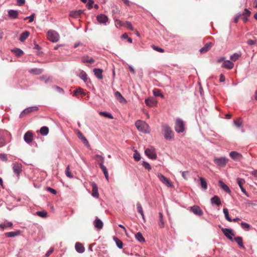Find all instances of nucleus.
I'll list each match as a JSON object with an SVG mask.
<instances>
[{
	"label": "nucleus",
	"instance_id": "17",
	"mask_svg": "<svg viewBox=\"0 0 257 257\" xmlns=\"http://www.w3.org/2000/svg\"><path fill=\"white\" fill-rule=\"evenodd\" d=\"M234 67V63L230 60H226L222 62L221 67L231 69Z\"/></svg>",
	"mask_w": 257,
	"mask_h": 257
},
{
	"label": "nucleus",
	"instance_id": "9",
	"mask_svg": "<svg viewBox=\"0 0 257 257\" xmlns=\"http://www.w3.org/2000/svg\"><path fill=\"white\" fill-rule=\"evenodd\" d=\"M22 165L21 163L16 162L13 164V170L17 176H19L22 171Z\"/></svg>",
	"mask_w": 257,
	"mask_h": 257
},
{
	"label": "nucleus",
	"instance_id": "55",
	"mask_svg": "<svg viewBox=\"0 0 257 257\" xmlns=\"http://www.w3.org/2000/svg\"><path fill=\"white\" fill-rule=\"evenodd\" d=\"M78 93L84 94L83 92V89L80 87L73 91L74 95H77Z\"/></svg>",
	"mask_w": 257,
	"mask_h": 257
},
{
	"label": "nucleus",
	"instance_id": "49",
	"mask_svg": "<svg viewBox=\"0 0 257 257\" xmlns=\"http://www.w3.org/2000/svg\"><path fill=\"white\" fill-rule=\"evenodd\" d=\"M240 225L245 230L247 231L250 229V225L248 223L242 222L240 223Z\"/></svg>",
	"mask_w": 257,
	"mask_h": 257
},
{
	"label": "nucleus",
	"instance_id": "33",
	"mask_svg": "<svg viewBox=\"0 0 257 257\" xmlns=\"http://www.w3.org/2000/svg\"><path fill=\"white\" fill-rule=\"evenodd\" d=\"M99 166H100V168L101 169L102 171H103V173L104 175L105 178L108 181L109 177H108V173L107 172L106 168L104 166L103 164H102V163H99Z\"/></svg>",
	"mask_w": 257,
	"mask_h": 257
},
{
	"label": "nucleus",
	"instance_id": "15",
	"mask_svg": "<svg viewBox=\"0 0 257 257\" xmlns=\"http://www.w3.org/2000/svg\"><path fill=\"white\" fill-rule=\"evenodd\" d=\"M230 157L235 161H240L242 158L241 154L235 151H232L229 153Z\"/></svg>",
	"mask_w": 257,
	"mask_h": 257
},
{
	"label": "nucleus",
	"instance_id": "11",
	"mask_svg": "<svg viewBox=\"0 0 257 257\" xmlns=\"http://www.w3.org/2000/svg\"><path fill=\"white\" fill-rule=\"evenodd\" d=\"M38 110V107L37 106H32L25 109L20 114V117H22L25 114H29L33 111H35Z\"/></svg>",
	"mask_w": 257,
	"mask_h": 257
},
{
	"label": "nucleus",
	"instance_id": "52",
	"mask_svg": "<svg viewBox=\"0 0 257 257\" xmlns=\"http://www.w3.org/2000/svg\"><path fill=\"white\" fill-rule=\"evenodd\" d=\"M142 165L145 169H146L148 171H150L152 169L151 165L147 162L143 161Z\"/></svg>",
	"mask_w": 257,
	"mask_h": 257
},
{
	"label": "nucleus",
	"instance_id": "8",
	"mask_svg": "<svg viewBox=\"0 0 257 257\" xmlns=\"http://www.w3.org/2000/svg\"><path fill=\"white\" fill-rule=\"evenodd\" d=\"M145 153L146 156L151 159L155 160L157 158V154L153 148L146 149Z\"/></svg>",
	"mask_w": 257,
	"mask_h": 257
},
{
	"label": "nucleus",
	"instance_id": "40",
	"mask_svg": "<svg viewBox=\"0 0 257 257\" xmlns=\"http://www.w3.org/2000/svg\"><path fill=\"white\" fill-rule=\"evenodd\" d=\"M40 132L42 136H46L49 133V128L47 126H43L41 128Z\"/></svg>",
	"mask_w": 257,
	"mask_h": 257
},
{
	"label": "nucleus",
	"instance_id": "48",
	"mask_svg": "<svg viewBox=\"0 0 257 257\" xmlns=\"http://www.w3.org/2000/svg\"><path fill=\"white\" fill-rule=\"evenodd\" d=\"M13 225V223L12 222H8L5 223H1L0 224V228L2 229H5L8 227H12Z\"/></svg>",
	"mask_w": 257,
	"mask_h": 257
},
{
	"label": "nucleus",
	"instance_id": "46",
	"mask_svg": "<svg viewBox=\"0 0 257 257\" xmlns=\"http://www.w3.org/2000/svg\"><path fill=\"white\" fill-rule=\"evenodd\" d=\"M12 51L14 52L15 55L18 57L21 56L23 54V51L19 48H15Z\"/></svg>",
	"mask_w": 257,
	"mask_h": 257
},
{
	"label": "nucleus",
	"instance_id": "41",
	"mask_svg": "<svg viewBox=\"0 0 257 257\" xmlns=\"http://www.w3.org/2000/svg\"><path fill=\"white\" fill-rule=\"evenodd\" d=\"M19 233H20L19 231H11V232H9L6 233V235L8 237H13L16 236H17L19 234Z\"/></svg>",
	"mask_w": 257,
	"mask_h": 257
},
{
	"label": "nucleus",
	"instance_id": "13",
	"mask_svg": "<svg viewBox=\"0 0 257 257\" xmlns=\"http://www.w3.org/2000/svg\"><path fill=\"white\" fill-rule=\"evenodd\" d=\"M77 76L81 80H82L85 83H88V82H90V80L88 78L87 74L84 71L82 70H80V72L79 74H77Z\"/></svg>",
	"mask_w": 257,
	"mask_h": 257
},
{
	"label": "nucleus",
	"instance_id": "23",
	"mask_svg": "<svg viewBox=\"0 0 257 257\" xmlns=\"http://www.w3.org/2000/svg\"><path fill=\"white\" fill-rule=\"evenodd\" d=\"M145 103L147 105L150 107H153L156 105L157 101L155 98L150 97L145 99Z\"/></svg>",
	"mask_w": 257,
	"mask_h": 257
},
{
	"label": "nucleus",
	"instance_id": "4",
	"mask_svg": "<svg viewBox=\"0 0 257 257\" xmlns=\"http://www.w3.org/2000/svg\"><path fill=\"white\" fill-rule=\"evenodd\" d=\"M47 38L52 42H57L59 39V35L55 31L50 30L47 33Z\"/></svg>",
	"mask_w": 257,
	"mask_h": 257
},
{
	"label": "nucleus",
	"instance_id": "34",
	"mask_svg": "<svg viewBox=\"0 0 257 257\" xmlns=\"http://www.w3.org/2000/svg\"><path fill=\"white\" fill-rule=\"evenodd\" d=\"M29 35H30V33L28 31H25V32L22 33L20 36V38H19L20 41L21 42H24L26 39L28 38Z\"/></svg>",
	"mask_w": 257,
	"mask_h": 257
},
{
	"label": "nucleus",
	"instance_id": "35",
	"mask_svg": "<svg viewBox=\"0 0 257 257\" xmlns=\"http://www.w3.org/2000/svg\"><path fill=\"white\" fill-rule=\"evenodd\" d=\"M241 56V53L240 52L235 53L230 56V59L232 61H235L238 60Z\"/></svg>",
	"mask_w": 257,
	"mask_h": 257
},
{
	"label": "nucleus",
	"instance_id": "3",
	"mask_svg": "<svg viewBox=\"0 0 257 257\" xmlns=\"http://www.w3.org/2000/svg\"><path fill=\"white\" fill-rule=\"evenodd\" d=\"M185 124L183 120L180 118H177L176 120L175 126V131L178 133H182L184 131Z\"/></svg>",
	"mask_w": 257,
	"mask_h": 257
},
{
	"label": "nucleus",
	"instance_id": "6",
	"mask_svg": "<svg viewBox=\"0 0 257 257\" xmlns=\"http://www.w3.org/2000/svg\"><path fill=\"white\" fill-rule=\"evenodd\" d=\"M157 176L159 179L160 181L165 185L167 186L168 187H172L173 185L172 182L167 178L165 177L161 173H158L157 174Z\"/></svg>",
	"mask_w": 257,
	"mask_h": 257
},
{
	"label": "nucleus",
	"instance_id": "37",
	"mask_svg": "<svg viewBox=\"0 0 257 257\" xmlns=\"http://www.w3.org/2000/svg\"><path fill=\"white\" fill-rule=\"evenodd\" d=\"M200 186L203 190H206L207 188V183L206 180L203 177H200Z\"/></svg>",
	"mask_w": 257,
	"mask_h": 257
},
{
	"label": "nucleus",
	"instance_id": "62",
	"mask_svg": "<svg viewBox=\"0 0 257 257\" xmlns=\"http://www.w3.org/2000/svg\"><path fill=\"white\" fill-rule=\"evenodd\" d=\"M34 16H35V14H32L31 16H29V17H26L24 19L25 20H27V19H29V21L30 23H31L32 22H33L34 21Z\"/></svg>",
	"mask_w": 257,
	"mask_h": 257
},
{
	"label": "nucleus",
	"instance_id": "26",
	"mask_svg": "<svg viewBox=\"0 0 257 257\" xmlns=\"http://www.w3.org/2000/svg\"><path fill=\"white\" fill-rule=\"evenodd\" d=\"M18 12L17 10H10L8 11V16L11 19H15L18 17Z\"/></svg>",
	"mask_w": 257,
	"mask_h": 257
},
{
	"label": "nucleus",
	"instance_id": "47",
	"mask_svg": "<svg viewBox=\"0 0 257 257\" xmlns=\"http://www.w3.org/2000/svg\"><path fill=\"white\" fill-rule=\"evenodd\" d=\"M153 94L155 96H160L161 97H163V94L161 92V91L158 89H155L153 90Z\"/></svg>",
	"mask_w": 257,
	"mask_h": 257
},
{
	"label": "nucleus",
	"instance_id": "38",
	"mask_svg": "<svg viewBox=\"0 0 257 257\" xmlns=\"http://www.w3.org/2000/svg\"><path fill=\"white\" fill-rule=\"evenodd\" d=\"M159 226L160 228H162L164 227V222L163 220V215L161 212L159 213Z\"/></svg>",
	"mask_w": 257,
	"mask_h": 257
},
{
	"label": "nucleus",
	"instance_id": "64",
	"mask_svg": "<svg viewBox=\"0 0 257 257\" xmlns=\"http://www.w3.org/2000/svg\"><path fill=\"white\" fill-rule=\"evenodd\" d=\"M25 0H17V4L19 6H22L25 4Z\"/></svg>",
	"mask_w": 257,
	"mask_h": 257
},
{
	"label": "nucleus",
	"instance_id": "30",
	"mask_svg": "<svg viewBox=\"0 0 257 257\" xmlns=\"http://www.w3.org/2000/svg\"><path fill=\"white\" fill-rule=\"evenodd\" d=\"M234 240L238 245L239 247L244 248V246L243 244L242 238L240 236H237L233 238Z\"/></svg>",
	"mask_w": 257,
	"mask_h": 257
},
{
	"label": "nucleus",
	"instance_id": "22",
	"mask_svg": "<svg viewBox=\"0 0 257 257\" xmlns=\"http://www.w3.org/2000/svg\"><path fill=\"white\" fill-rule=\"evenodd\" d=\"M114 96L117 100L121 103H125L126 102L125 99L122 96L121 93L118 91L114 92Z\"/></svg>",
	"mask_w": 257,
	"mask_h": 257
},
{
	"label": "nucleus",
	"instance_id": "54",
	"mask_svg": "<svg viewBox=\"0 0 257 257\" xmlns=\"http://www.w3.org/2000/svg\"><path fill=\"white\" fill-rule=\"evenodd\" d=\"M234 123L238 128L240 127L242 125V122L240 119L234 120Z\"/></svg>",
	"mask_w": 257,
	"mask_h": 257
},
{
	"label": "nucleus",
	"instance_id": "43",
	"mask_svg": "<svg viewBox=\"0 0 257 257\" xmlns=\"http://www.w3.org/2000/svg\"><path fill=\"white\" fill-rule=\"evenodd\" d=\"M223 212L224 213L225 219L227 221H228L229 222H231L232 221V219L231 218H230V217L229 216V213H228V209L227 208H223Z\"/></svg>",
	"mask_w": 257,
	"mask_h": 257
},
{
	"label": "nucleus",
	"instance_id": "59",
	"mask_svg": "<svg viewBox=\"0 0 257 257\" xmlns=\"http://www.w3.org/2000/svg\"><path fill=\"white\" fill-rule=\"evenodd\" d=\"M125 26H126V27L131 30V31H133L134 30V27H133L132 24L129 22H126V23H125Z\"/></svg>",
	"mask_w": 257,
	"mask_h": 257
},
{
	"label": "nucleus",
	"instance_id": "18",
	"mask_svg": "<svg viewBox=\"0 0 257 257\" xmlns=\"http://www.w3.org/2000/svg\"><path fill=\"white\" fill-rule=\"evenodd\" d=\"M190 210L195 215L201 216L203 214V211L198 206H193L190 208Z\"/></svg>",
	"mask_w": 257,
	"mask_h": 257
},
{
	"label": "nucleus",
	"instance_id": "1",
	"mask_svg": "<svg viewBox=\"0 0 257 257\" xmlns=\"http://www.w3.org/2000/svg\"><path fill=\"white\" fill-rule=\"evenodd\" d=\"M135 125L138 130L141 133L144 134H149L150 133V127L144 121L138 120L135 122Z\"/></svg>",
	"mask_w": 257,
	"mask_h": 257
},
{
	"label": "nucleus",
	"instance_id": "21",
	"mask_svg": "<svg viewBox=\"0 0 257 257\" xmlns=\"http://www.w3.org/2000/svg\"><path fill=\"white\" fill-rule=\"evenodd\" d=\"M211 204L212 205H216L218 206L221 205V202L219 197L217 196H214L210 199Z\"/></svg>",
	"mask_w": 257,
	"mask_h": 257
},
{
	"label": "nucleus",
	"instance_id": "10",
	"mask_svg": "<svg viewBox=\"0 0 257 257\" xmlns=\"http://www.w3.org/2000/svg\"><path fill=\"white\" fill-rule=\"evenodd\" d=\"M96 19L99 23L103 25H106L108 22V17L104 14H99L96 17Z\"/></svg>",
	"mask_w": 257,
	"mask_h": 257
},
{
	"label": "nucleus",
	"instance_id": "2",
	"mask_svg": "<svg viewBox=\"0 0 257 257\" xmlns=\"http://www.w3.org/2000/svg\"><path fill=\"white\" fill-rule=\"evenodd\" d=\"M162 128L165 139L168 141L172 140L174 138V135L171 127L168 124H164L162 126Z\"/></svg>",
	"mask_w": 257,
	"mask_h": 257
},
{
	"label": "nucleus",
	"instance_id": "5",
	"mask_svg": "<svg viewBox=\"0 0 257 257\" xmlns=\"http://www.w3.org/2000/svg\"><path fill=\"white\" fill-rule=\"evenodd\" d=\"M213 161L216 165L220 167L223 168L226 166V163L228 161V159L225 157H222L219 158H215Z\"/></svg>",
	"mask_w": 257,
	"mask_h": 257
},
{
	"label": "nucleus",
	"instance_id": "12",
	"mask_svg": "<svg viewBox=\"0 0 257 257\" xmlns=\"http://www.w3.org/2000/svg\"><path fill=\"white\" fill-rule=\"evenodd\" d=\"M237 183L242 193L246 196L249 197V195L246 191L245 189L243 187V185L245 183V180L242 178H237Z\"/></svg>",
	"mask_w": 257,
	"mask_h": 257
},
{
	"label": "nucleus",
	"instance_id": "44",
	"mask_svg": "<svg viewBox=\"0 0 257 257\" xmlns=\"http://www.w3.org/2000/svg\"><path fill=\"white\" fill-rule=\"evenodd\" d=\"M114 240L115 241V243H116V245L117 246V247L120 248V249H121L122 248V247H123V243H122V242L120 240L118 239L116 237H114Z\"/></svg>",
	"mask_w": 257,
	"mask_h": 257
},
{
	"label": "nucleus",
	"instance_id": "16",
	"mask_svg": "<svg viewBox=\"0 0 257 257\" xmlns=\"http://www.w3.org/2000/svg\"><path fill=\"white\" fill-rule=\"evenodd\" d=\"M77 137H78V138L83 142L84 144L87 148H88L89 147V143H88L87 140L86 139V138L82 134V133L80 131L77 130Z\"/></svg>",
	"mask_w": 257,
	"mask_h": 257
},
{
	"label": "nucleus",
	"instance_id": "19",
	"mask_svg": "<svg viewBox=\"0 0 257 257\" xmlns=\"http://www.w3.org/2000/svg\"><path fill=\"white\" fill-rule=\"evenodd\" d=\"M91 186H92V193L91 194L92 196L93 197L98 198L99 197V193L98 192V187H97L96 184L94 182H93L91 183Z\"/></svg>",
	"mask_w": 257,
	"mask_h": 257
},
{
	"label": "nucleus",
	"instance_id": "29",
	"mask_svg": "<svg viewBox=\"0 0 257 257\" xmlns=\"http://www.w3.org/2000/svg\"><path fill=\"white\" fill-rule=\"evenodd\" d=\"M218 183L220 185V186L221 187V188L226 193H230V190L229 188L222 181L219 180L218 182Z\"/></svg>",
	"mask_w": 257,
	"mask_h": 257
},
{
	"label": "nucleus",
	"instance_id": "31",
	"mask_svg": "<svg viewBox=\"0 0 257 257\" xmlns=\"http://www.w3.org/2000/svg\"><path fill=\"white\" fill-rule=\"evenodd\" d=\"M137 208L138 212L141 214L143 220H144V221H145V215H144L143 209L142 205L140 202H138L137 203Z\"/></svg>",
	"mask_w": 257,
	"mask_h": 257
},
{
	"label": "nucleus",
	"instance_id": "53",
	"mask_svg": "<svg viewBox=\"0 0 257 257\" xmlns=\"http://www.w3.org/2000/svg\"><path fill=\"white\" fill-rule=\"evenodd\" d=\"M65 174L66 175L70 178H73V176L71 175V172H70V168H69V166H67V167L66 168V170H65Z\"/></svg>",
	"mask_w": 257,
	"mask_h": 257
},
{
	"label": "nucleus",
	"instance_id": "39",
	"mask_svg": "<svg viewBox=\"0 0 257 257\" xmlns=\"http://www.w3.org/2000/svg\"><path fill=\"white\" fill-rule=\"evenodd\" d=\"M136 239L140 242H144L145 238L140 232H138L135 235Z\"/></svg>",
	"mask_w": 257,
	"mask_h": 257
},
{
	"label": "nucleus",
	"instance_id": "32",
	"mask_svg": "<svg viewBox=\"0 0 257 257\" xmlns=\"http://www.w3.org/2000/svg\"><path fill=\"white\" fill-rule=\"evenodd\" d=\"M81 61L83 63H93L94 62V60L92 58L89 57L87 55L84 56L81 59Z\"/></svg>",
	"mask_w": 257,
	"mask_h": 257
},
{
	"label": "nucleus",
	"instance_id": "56",
	"mask_svg": "<svg viewBox=\"0 0 257 257\" xmlns=\"http://www.w3.org/2000/svg\"><path fill=\"white\" fill-rule=\"evenodd\" d=\"M94 4V2L92 0H88L87 4L86 5V7L88 9L90 10L93 7V4Z\"/></svg>",
	"mask_w": 257,
	"mask_h": 257
},
{
	"label": "nucleus",
	"instance_id": "36",
	"mask_svg": "<svg viewBox=\"0 0 257 257\" xmlns=\"http://www.w3.org/2000/svg\"><path fill=\"white\" fill-rule=\"evenodd\" d=\"M93 158L97 161L99 164V163H102V164H103L104 158L102 156L99 155H96L93 157Z\"/></svg>",
	"mask_w": 257,
	"mask_h": 257
},
{
	"label": "nucleus",
	"instance_id": "60",
	"mask_svg": "<svg viewBox=\"0 0 257 257\" xmlns=\"http://www.w3.org/2000/svg\"><path fill=\"white\" fill-rule=\"evenodd\" d=\"M0 159L3 161H7L8 160L7 155L5 154H1Z\"/></svg>",
	"mask_w": 257,
	"mask_h": 257
},
{
	"label": "nucleus",
	"instance_id": "28",
	"mask_svg": "<svg viewBox=\"0 0 257 257\" xmlns=\"http://www.w3.org/2000/svg\"><path fill=\"white\" fill-rule=\"evenodd\" d=\"M75 248L76 250L78 253H82L84 252V251H85V248H84V246H83V245L81 243H80L79 242H76L75 243Z\"/></svg>",
	"mask_w": 257,
	"mask_h": 257
},
{
	"label": "nucleus",
	"instance_id": "45",
	"mask_svg": "<svg viewBox=\"0 0 257 257\" xmlns=\"http://www.w3.org/2000/svg\"><path fill=\"white\" fill-rule=\"evenodd\" d=\"M36 214L42 218H45L47 215V212L44 210L37 211Z\"/></svg>",
	"mask_w": 257,
	"mask_h": 257
},
{
	"label": "nucleus",
	"instance_id": "24",
	"mask_svg": "<svg viewBox=\"0 0 257 257\" xmlns=\"http://www.w3.org/2000/svg\"><path fill=\"white\" fill-rule=\"evenodd\" d=\"M94 225L95 228H97L98 229H100L102 228L103 223L100 219L96 217L94 221Z\"/></svg>",
	"mask_w": 257,
	"mask_h": 257
},
{
	"label": "nucleus",
	"instance_id": "58",
	"mask_svg": "<svg viewBox=\"0 0 257 257\" xmlns=\"http://www.w3.org/2000/svg\"><path fill=\"white\" fill-rule=\"evenodd\" d=\"M245 12L242 14V16L244 17L247 18L250 15V12L249 10H248L247 9H245L244 10Z\"/></svg>",
	"mask_w": 257,
	"mask_h": 257
},
{
	"label": "nucleus",
	"instance_id": "25",
	"mask_svg": "<svg viewBox=\"0 0 257 257\" xmlns=\"http://www.w3.org/2000/svg\"><path fill=\"white\" fill-rule=\"evenodd\" d=\"M212 46V44L211 42L207 43L204 47L200 49L199 51L201 53H205L209 51Z\"/></svg>",
	"mask_w": 257,
	"mask_h": 257
},
{
	"label": "nucleus",
	"instance_id": "7",
	"mask_svg": "<svg viewBox=\"0 0 257 257\" xmlns=\"http://www.w3.org/2000/svg\"><path fill=\"white\" fill-rule=\"evenodd\" d=\"M221 230L224 235L229 240L233 241V236H234V233H233L232 230L230 228H222Z\"/></svg>",
	"mask_w": 257,
	"mask_h": 257
},
{
	"label": "nucleus",
	"instance_id": "57",
	"mask_svg": "<svg viewBox=\"0 0 257 257\" xmlns=\"http://www.w3.org/2000/svg\"><path fill=\"white\" fill-rule=\"evenodd\" d=\"M152 47L154 50H155L159 52L163 53L165 51L163 49L158 47H157V46H155L154 45H152Z\"/></svg>",
	"mask_w": 257,
	"mask_h": 257
},
{
	"label": "nucleus",
	"instance_id": "42",
	"mask_svg": "<svg viewBox=\"0 0 257 257\" xmlns=\"http://www.w3.org/2000/svg\"><path fill=\"white\" fill-rule=\"evenodd\" d=\"M99 114L100 115L108 117L110 119H112L113 118L112 115L111 113H110L109 112H107V111H100V112H99Z\"/></svg>",
	"mask_w": 257,
	"mask_h": 257
},
{
	"label": "nucleus",
	"instance_id": "50",
	"mask_svg": "<svg viewBox=\"0 0 257 257\" xmlns=\"http://www.w3.org/2000/svg\"><path fill=\"white\" fill-rule=\"evenodd\" d=\"M133 157L137 161H140L141 158L140 153L137 150L135 151Z\"/></svg>",
	"mask_w": 257,
	"mask_h": 257
},
{
	"label": "nucleus",
	"instance_id": "27",
	"mask_svg": "<svg viewBox=\"0 0 257 257\" xmlns=\"http://www.w3.org/2000/svg\"><path fill=\"white\" fill-rule=\"evenodd\" d=\"M93 72L95 76L99 79H102L103 78L102 76V70L99 68H94L93 69Z\"/></svg>",
	"mask_w": 257,
	"mask_h": 257
},
{
	"label": "nucleus",
	"instance_id": "61",
	"mask_svg": "<svg viewBox=\"0 0 257 257\" xmlns=\"http://www.w3.org/2000/svg\"><path fill=\"white\" fill-rule=\"evenodd\" d=\"M46 190L51 192V193H52L53 194H54V195L56 194V193H57V191L55 189H54L52 188H51L50 187H47L46 188Z\"/></svg>",
	"mask_w": 257,
	"mask_h": 257
},
{
	"label": "nucleus",
	"instance_id": "63",
	"mask_svg": "<svg viewBox=\"0 0 257 257\" xmlns=\"http://www.w3.org/2000/svg\"><path fill=\"white\" fill-rule=\"evenodd\" d=\"M54 87L56 89V90H57L59 93H62V94H64V90H63L62 88L60 87L59 86H55Z\"/></svg>",
	"mask_w": 257,
	"mask_h": 257
},
{
	"label": "nucleus",
	"instance_id": "20",
	"mask_svg": "<svg viewBox=\"0 0 257 257\" xmlns=\"http://www.w3.org/2000/svg\"><path fill=\"white\" fill-rule=\"evenodd\" d=\"M83 11L81 10H77V11H72L70 12L69 16L77 19L80 17L81 14L83 13Z\"/></svg>",
	"mask_w": 257,
	"mask_h": 257
},
{
	"label": "nucleus",
	"instance_id": "51",
	"mask_svg": "<svg viewBox=\"0 0 257 257\" xmlns=\"http://www.w3.org/2000/svg\"><path fill=\"white\" fill-rule=\"evenodd\" d=\"M42 69L38 68L32 69L30 71V72L34 73L36 75H38L42 73Z\"/></svg>",
	"mask_w": 257,
	"mask_h": 257
},
{
	"label": "nucleus",
	"instance_id": "14",
	"mask_svg": "<svg viewBox=\"0 0 257 257\" xmlns=\"http://www.w3.org/2000/svg\"><path fill=\"white\" fill-rule=\"evenodd\" d=\"M33 139V134L32 132L28 131L25 133L24 136V140L27 144H30Z\"/></svg>",
	"mask_w": 257,
	"mask_h": 257
}]
</instances>
